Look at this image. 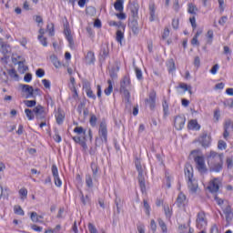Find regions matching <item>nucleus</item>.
<instances>
[{"instance_id": "nucleus-1", "label": "nucleus", "mask_w": 233, "mask_h": 233, "mask_svg": "<svg viewBox=\"0 0 233 233\" xmlns=\"http://www.w3.org/2000/svg\"><path fill=\"white\" fill-rule=\"evenodd\" d=\"M206 157L210 172H219L220 170H223V153L219 154L211 150Z\"/></svg>"}, {"instance_id": "nucleus-2", "label": "nucleus", "mask_w": 233, "mask_h": 233, "mask_svg": "<svg viewBox=\"0 0 233 233\" xmlns=\"http://www.w3.org/2000/svg\"><path fill=\"white\" fill-rule=\"evenodd\" d=\"M138 10L139 9L137 8V5H136V4H134L133 6L130 5L132 19L129 21L128 26L132 33L134 34V35H137V34H139V24L137 23V19Z\"/></svg>"}, {"instance_id": "nucleus-3", "label": "nucleus", "mask_w": 233, "mask_h": 233, "mask_svg": "<svg viewBox=\"0 0 233 233\" xmlns=\"http://www.w3.org/2000/svg\"><path fill=\"white\" fill-rule=\"evenodd\" d=\"M130 86H131L130 76L128 75H126L120 82V92L125 96V99L127 103V106H131L130 92L128 91V88H130Z\"/></svg>"}, {"instance_id": "nucleus-4", "label": "nucleus", "mask_w": 233, "mask_h": 233, "mask_svg": "<svg viewBox=\"0 0 233 233\" xmlns=\"http://www.w3.org/2000/svg\"><path fill=\"white\" fill-rule=\"evenodd\" d=\"M98 137L96 138V147H101L103 143L106 145L108 143V129L106 128V122L103 121L100 123L99 130H98Z\"/></svg>"}, {"instance_id": "nucleus-5", "label": "nucleus", "mask_w": 233, "mask_h": 233, "mask_svg": "<svg viewBox=\"0 0 233 233\" xmlns=\"http://www.w3.org/2000/svg\"><path fill=\"white\" fill-rule=\"evenodd\" d=\"M198 152L199 150L195 149L191 151V156H193V158L197 165V168L198 172H200V174H206L208 169H207V165H205V157L201 156H196V154H198Z\"/></svg>"}, {"instance_id": "nucleus-6", "label": "nucleus", "mask_w": 233, "mask_h": 233, "mask_svg": "<svg viewBox=\"0 0 233 233\" xmlns=\"http://www.w3.org/2000/svg\"><path fill=\"white\" fill-rule=\"evenodd\" d=\"M136 168L138 172V183L141 189L142 194H145L147 192V185L145 183V175H143V167L141 166V161L139 159H137L135 161Z\"/></svg>"}, {"instance_id": "nucleus-7", "label": "nucleus", "mask_w": 233, "mask_h": 233, "mask_svg": "<svg viewBox=\"0 0 233 233\" xmlns=\"http://www.w3.org/2000/svg\"><path fill=\"white\" fill-rule=\"evenodd\" d=\"M208 225V221L207 220V215H205V211L198 212L196 219L197 228H198V230H207Z\"/></svg>"}, {"instance_id": "nucleus-8", "label": "nucleus", "mask_w": 233, "mask_h": 233, "mask_svg": "<svg viewBox=\"0 0 233 233\" xmlns=\"http://www.w3.org/2000/svg\"><path fill=\"white\" fill-rule=\"evenodd\" d=\"M33 112L38 123L39 121L46 120V113L45 112V107L41 105L36 106L35 108H33Z\"/></svg>"}, {"instance_id": "nucleus-9", "label": "nucleus", "mask_w": 233, "mask_h": 233, "mask_svg": "<svg viewBox=\"0 0 233 233\" xmlns=\"http://www.w3.org/2000/svg\"><path fill=\"white\" fill-rule=\"evenodd\" d=\"M156 97L157 94L155 90H151L148 95V98L145 99V105L148 106L150 110H154L156 108Z\"/></svg>"}, {"instance_id": "nucleus-10", "label": "nucleus", "mask_w": 233, "mask_h": 233, "mask_svg": "<svg viewBox=\"0 0 233 233\" xmlns=\"http://www.w3.org/2000/svg\"><path fill=\"white\" fill-rule=\"evenodd\" d=\"M198 141L204 148H208L212 143V137H210V135H208L207 132H204L202 133V136H200Z\"/></svg>"}, {"instance_id": "nucleus-11", "label": "nucleus", "mask_w": 233, "mask_h": 233, "mask_svg": "<svg viewBox=\"0 0 233 233\" xmlns=\"http://www.w3.org/2000/svg\"><path fill=\"white\" fill-rule=\"evenodd\" d=\"M187 118L185 116H177L174 120V127L176 130H183Z\"/></svg>"}, {"instance_id": "nucleus-12", "label": "nucleus", "mask_w": 233, "mask_h": 233, "mask_svg": "<svg viewBox=\"0 0 233 233\" xmlns=\"http://www.w3.org/2000/svg\"><path fill=\"white\" fill-rule=\"evenodd\" d=\"M223 214L226 216L227 223H230L233 219L232 207L230 205L226 206V208H223Z\"/></svg>"}, {"instance_id": "nucleus-13", "label": "nucleus", "mask_w": 233, "mask_h": 233, "mask_svg": "<svg viewBox=\"0 0 233 233\" xmlns=\"http://www.w3.org/2000/svg\"><path fill=\"white\" fill-rule=\"evenodd\" d=\"M0 52L6 56V54H10L12 52V47L8 43L3 41V39H0Z\"/></svg>"}, {"instance_id": "nucleus-14", "label": "nucleus", "mask_w": 233, "mask_h": 233, "mask_svg": "<svg viewBox=\"0 0 233 233\" xmlns=\"http://www.w3.org/2000/svg\"><path fill=\"white\" fill-rule=\"evenodd\" d=\"M22 92L27 93L26 99L30 97H35V96L34 95V87L32 86L22 85Z\"/></svg>"}, {"instance_id": "nucleus-15", "label": "nucleus", "mask_w": 233, "mask_h": 233, "mask_svg": "<svg viewBox=\"0 0 233 233\" xmlns=\"http://www.w3.org/2000/svg\"><path fill=\"white\" fill-rule=\"evenodd\" d=\"M208 189L211 194H216V192H218L219 190V182L218 181V178H215L212 182H210L209 187H208Z\"/></svg>"}, {"instance_id": "nucleus-16", "label": "nucleus", "mask_w": 233, "mask_h": 233, "mask_svg": "<svg viewBox=\"0 0 233 233\" xmlns=\"http://www.w3.org/2000/svg\"><path fill=\"white\" fill-rule=\"evenodd\" d=\"M64 34H65V35L66 37V40L69 43L70 48H74V38L72 37V32L70 31V28L66 27L64 30Z\"/></svg>"}, {"instance_id": "nucleus-17", "label": "nucleus", "mask_w": 233, "mask_h": 233, "mask_svg": "<svg viewBox=\"0 0 233 233\" xmlns=\"http://www.w3.org/2000/svg\"><path fill=\"white\" fill-rule=\"evenodd\" d=\"M85 61L86 65H94V63H96V56L94 55V52L88 51L85 57Z\"/></svg>"}, {"instance_id": "nucleus-18", "label": "nucleus", "mask_w": 233, "mask_h": 233, "mask_svg": "<svg viewBox=\"0 0 233 233\" xmlns=\"http://www.w3.org/2000/svg\"><path fill=\"white\" fill-rule=\"evenodd\" d=\"M86 138L83 137V139H81V137H73V140L75 143H78L84 148L86 150L88 148V146H86V142L85 141Z\"/></svg>"}, {"instance_id": "nucleus-19", "label": "nucleus", "mask_w": 233, "mask_h": 233, "mask_svg": "<svg viewBox=\"0 0 233 233\" xmlns=\"http://www.w3.org/2000/svg\"><path fill=\"white\" fill-rule=\"evenodd\" d=\"M184 172L187 181H191L194 177V170L192 169V167H186Z\"/></svg>"}, {"instance_id": "nucleus-20", "label": "nucleus", "mask_w": 233, "mask_h": 233, "mask_svg": "<svg viewBox=\"0 0 233 233\" xmlns=\"http://www.w3.org/2000/svg\"><path fill=\"white\" fill-rule=\"evenodd\" d=\"M187 187L191 192H198V183H196L195 179L187 180Z\"/></svg>"}, {"instance_id": "nucleus-21", "label": "nucleus", "mask_w": 233, "mask_h": 233, "mask_svg": "<svg viewBox=\"0 0 233 233\" xmlns=\"http://www.w3.org/2000/svg\"><path fill=\"white\" fill-rule=\"evenodd\" d=\"M125 0H116L114 4V8L116 12H123Z\"/></svg>"}, {"instance_id": "nucleus-22", "label": "nucleus", "mask_w": 233, "mask_h": 233, "mask_svg": "<svg viewBox=\"0 0 233 233\" xmlns=\"http://www.w3.org/2000/svg\"><path fill=\"white\" fill-rule=\"evenodd\" d=\"M107 84H108V86L104 90V94H106V96H110V94L114 92V82H112L111 79H108Z\"/></svg>"}, {"instance_id": "nucleus-23", "label": "nucleus", "mask_w": 233, "mask_h": 233, "mask_svg": "<svg viewBox=\"0 0 233 233\" xmlns=\"http://www.w3.org/2000/svg\"><path fill=\"white\" fill-rule=\"evenodd\" d=\"M187 128H189L190 130H199V128H201V126L198 124V120L192 119L189 121Z\"/></svg>"}, {"instance_id": "nucleus-24", "label": "nucleus", "mask_w": 233, "mask_h": 233, "mask_svg": "<svg viewBox=\"0 0 233 233\" xmlns=\"http://www.w3.org/2000/svg\"><path fill=\"white\" fill-rule=\"evenodd\" d=\"M117 72H119V67H116V70L115 67L109 70V76L111 77L110 80L112 81V83H114V81L117 79Z\"/></svg>"}, {"instance_id": "nucleus-25", "label": "nucleus", "mask_w": 233, "mask_h": 233, "mask_svg": "<svg viewBox=\"0 0 233 233\" xmlns=\"http://www.w3.org/2000/svg\"><path fill=\"white\" fill-rule=\"evenodd\" d=\"M149 21H155L156 19V5L152 4L149 5Z\"/></svg>"}, {"instance_id": "nucleus-26", "label": "nucleus", "mask_w": 233, "mask_h": 233, "mask_svg": "<svg viewBox=\"0 0 233 233\" xmlns=\"http://www.w3.org/2000/svg\"><path fill=\"white\" fill-rule=\"evenodd\" d=\"M188 8H187V12L188 14H191L192 15H196L197 12H198L199 9H198V6H196V5L189 3L187 5Z\"/></svg>"}, {"instance_id": "nucleus-27", "label": "nucleus", "mask_w": 233, "mask_h": 233, "mask_svg": "<svg viewBox=\"0 0 233 233\" xmlns=\"http://www.w3.org/2000/svg\"><path fill=\"white\" fill-rule=\"evenodd\" d=\"M186 200H187V196H185V194H183V193H179L177 198V207H181V205H183Z\"/></svg>"}, {"instance_id": "nucleus-28", "label": "nucleus", "mask_w": 233, "mask_h": 233, "mask_svg": "<svg viewBox=\"0 0 233 233\" xmlns=\"http://www.w3.org/2000/svg\"><path fill=\"white\" fill-rule=\"evenodd\" d=\"M25 114L26 116V117L28 118L29 121H34L35 117V114L34 113V109H29V108H25Z\"/></svg>"}, {"instance_id": "nucleus-29", "label": "nucleus", "mask_w": 233, "mask_h": 233, "mask_svg": "<svg viewBox=\"0 0 233 233\" xmlns=\"http://www.w3.org/2000/svg\"><path fill=\"white\" fill-rule=\"evenodd\" d=\"M7 74L12 79H15V81H19V75H17V71H15V68L9 69Z\"/></svg>"}, {"instance_id": "nucleus-30", "label": "nucleus", "mask_w": 233, "mask_h": 233, "mask_svg": "<svg viewBox=\"0 0 233 233\" xmlns=\"http://www.w3.org/2000/svg\"><path fill=\"white\" fill-rule=\"evenodd\" d=\"M125 39V33L121 30L116 31V41L120 45H123V40Z\"/></svg>"}, {"instance_id": "nucleus-31", "label": "nucleus", "mask_w": 233, "mask_h": 233, "mask_svg": "<svg viewBox=\"0 0 233 233\" xmlns=\"http://www.w3.org/2000/svg\"><path fill=\"white\" fill-rule=\"evenodd\" d=\"M108 52H110V48L108 47V45H104L101 47V55L104 57H108Z\"/></svg>"}, {"instance_id": "nucleus-32", "label": "nucleus", "mask_w": 233, "mask_h": 233, "mask_svg": "<svg viewBox=\"0 0 233 233\" xmlns=\"http://www.w3.org/2000/svg\"><path fill=\"white\" fill-rule=\"evenodd\" d=\"M157 222H158V225H159L163 233L168 232V228H167V224L165 223V221H163V219L158 218Z\"/></svg>"}, {"instance_id": "nucleus-33", "label": "nucleus", "mask_w": 233, "mask_h": 233, "mask_svg": "<svg viewBox=\"0 0 233 233\" xmlns=\"http://www.w3.org/2000/svg\"><path fill=\"white\" fill-rule=\"evenodd\" d=\"M86 185L88 188H93L94 187V182L92 180V176L91 175H86Z\"/></svg>"}, {"instance_id": "nucleus-34", "label": "nucleus", "mask_w": 233, "mask_h": 233, "mask_svg": "<svg viewBox=\"0 0 233 233\" xmlns=\"http://www.w3.org/2000/svg\"><path fill=\"white\" fill-rule=\"evenodd\" d=\"M91 170L93 172V177H96L97 176V172H98V169L99 167H97V163L96 162H91Z\"/></svg>"}, {"instance_id": "nucleus-35", "label": "nucleus", "mask_w": 233, "mask_h": 233, "mask_svg": "<svg viewBox=\"0 0 233 233\" xmlns=\"http://www.w3.org/2000/svg\"><path fill=\"white\" fill-rule=\"evenodd\" d=\"M17 65H18V70H20L22 74H25V72L28 70V67L25 66V60L17 62Z\"/></svg>"}, {"instance_id": "nucleus-36", "label": "nucleus", "mask_w": 233, "mask_h": 233, "mask_svg": "<svg viewBox=\"0 0 233 233\" xmlns=\"http://www.w3.org/2000/svg\"><path fill=\"white\" fill-rule=\"evenodd\" d=\"M74 132L76 134H78V136H81V134H83L84 137H85V136H86V130L85 128H83V127H75Z\"/></svg>"}, {"instance_id": "nucleus-37", "label": "nucleus", "mask_w": 233, "mask_h": 233, "mask_svg": "<svg viewBox=\"0 0 233 233\" xmlns=\"http://www.w3.org/2000/svg\"><path fill=\"white\" fill-rule=\"evenodd\" d=\"M24 105H25V106H27L28 108H34V106H35V105H37V101H35V100H25Z\"/></svg>"}, {"instance_id": "nucleus-38", "label": "nucleus", "mask_w": 233, "mask_h": 233, "mask_svg": "<svg viewBox=\"0 0 233 233\" xmlns=\"http://www.w3.org/2000/svg\"><path fill=\"white\" fill-rule=\"evenodd\" d=\"M85 106H86V100H83L82 102H80V104L77 106V112L78 114L82 115L83 114V110H85Z\"/></svg>"}, {"instance_id": "nucleus-39", "label": "nucleus", "mask_w": 233, "mask_h": 233, "mask_svg": "<svg viewBox=\"0 0 233 233\" xmlns=\"http://www.w3.org/2000/svg\"><path fill=\"white\" fill-rule=\"evenodd\" d=\"M56 117L57 125H63V121H65V116L62 115V113L58 111Z\"/></svg>"}, {"instance_id": "nucleus-40", "label": "nucleus", "mask_w": 233, "mask_h": 233, "mask_svg": "<svg viewBox=\"0 0 233 233\" xmlns=\"http://www.w3.org/2000/svg\"><path fill=\"white\" fill-rule=\"evenodd\" d=\"M30 218L33 221V223H39V215H37V212H31Z\"/></svg>"}, {"instance_id": "nucleus-41", "label": "nucleus", "mask_w": 233, "mask_h": 233, "mask_svg": "<svg viewBox=\"0 0 233 233\" xmlns=\"http://www.w3.org/2000/svg\"><path fill=\"white\" fill-rule=\"evenodd\" d=\"M15 214H17V216H25V211L21 208V206H15L14 208Z\"/></svg>"}, {"instance_id": "nucleus-42", "label": "nucleus", "mask_w": 233, "mask_h": 233, "mask_svg": "<svg viewBox=\"0 0 233 233\" xmlns=\"http://www.w3.org/2000/svg\"><path fill=\"white\" fill-rule=\"evenodd\" d=\"M228 127H230V124H226L224 127L223 137L226 139V141L228 139V136H230V133L228 132Z\"/></svg>"}, {"instance_id": "nucleus-43", "label": "nucleus", "mask_w": 233, "mask_h": 233, "mask_svg": "<svg viewBox=\"0 0 233 233\" xmlns=\"http://www.w3.org/2000/svg\"><path fill=\"white\" fill-rule=\"evenodd\" d=\"M208 45H212V39H214V31L208 30L207 34Z\"/></svg>"}, {"instance_id": "nucleus-44", "label": "nucleus", "mask_w": 233, "mask_h": 233, "mask_svg": "<svg viewBox=\"0 0 233 233\" xmlns=\"http://www.w3.org/2000/svg\"><path fill=\"white\" fill-rule=\"evenodd\" d=\"M135 72H136L137 79H138V81H142L143 71H141V69H139V67H136Z\"/></svg>"}, {"instance_id": "nucleus-45", "label": "nucleus", "mask_w": 233, "mask_h": 233, "mask_svg": "<svg viewBox=\"0 0 233 233\" xmlns=\"http://www.w3.org/2000/svg\"><path fill=\"white\" fill-rule=\"evenodd\" d=\"M218 150H226L227 149V142L224 140H218Z\"/></svg>"}, {"instance_id": "nucleus-46", "label": "nucleus", "mask_w": 233, "mask_h": 233, "mask_svg": "<svg viewBox=\"0 0 233 233\" xmlns=\"http://www.w3.org/2000/svg\"><path fill=\"white\" fill-rule=\"evenodd\" d=\"M47 31L49 32V35L53 37L55 35V29H54V23L48 24L47 25Z\"/></svg>"}, {"instance_id": "nucleus-47", "label": "nucleus", "mask_w": 233, "mask_h": 233, "mask_svg": "<svg viewBox=\"0 0 233 233\" xmlns=\"http://www.w3.org/2000/svg\"><path fill=\"white\" fill-rule=\"evenodd\" d=\"M89 123L91 127H96L97 125V116H96V115H91Z\"/></svg>"}, {"instance_id": "nucleus-48", "label": "nucleus", "mask_w": 233, "mask_h": 233, "mask_svg": "<svg viewBox=\"0 0 233 233\" xmlns=\"http://www.w3.org/2000/svg\"><path fill=\"white\" fill-rule=\"evenodd\" d=\"M169 72H174L176 70V64L174 63V59H170L167 64Z\"/></svg>"}, {"instance_id": "nucleus-49", "label": "nucleus", "mask_w": 233, "mask_h": 233, "mask_svg": "<svg viewBox=\"0 0 233 233\" xmlns=\"http://www.w3.org/2000/svg\"><path fill=\"white\" fill-rule=\"evenodd\" d=\"M143 203H144V208L146 209L147 216H150V205L148 204V201H147V199H144Z\"/></svg>"}, {"instance_id": "nucleus-50", "label": "nucleus", "mask_w": 233, "mask_h": 233, "mask_svg": "<svg viewBox=\"0 0 233 233\" xmlns=\"http://www.w3.org/2000/svg\"><path fill=\"white\" fill-rule=\"evenodd\" d=\"M38 40L40 41L43 46H48V42L46 41V37L43 36V35H38Z\"/></svg>"}, {"instance_id": "nucleus-51", "label": "nucleus", "mask_w": 233, "mask_h": 233, "mask_svg": "<svg viewBox=\"0 0 233 233\" xmlns=\"http://www.w3.org/2000/svg\"><path fill=\"white\" fill-rule=\"evenodd\" d=\"M86 94L87 97H89L90 99H94V100L96 99V94H94V91H92V89H87L86 91Z\"/></svg>"}, {"instance_id": "nucleus-52", "label": "nucleus", "mask_w": 233, "mask_h": 233, "mask_svg": "<svg viewBox=\"0 0 233 233\" xmlns=\"http://www.w3.org/2000/svg\"><path fill=\"white\" fill-rule=\"evenodd\" d=\"M108 25L109 26H117L118 28H125V25H123L121 22L117 23L116 21H110Z\"/></svg>"}, {"instance_id": "nucleus-53", "label": "nucleus", "mask_w": 233, "mask_h": 233, "mask_svg": "<svg viewBox=\"0 0 233 233\" xmlns=\"http://www.w3.org/2000/svg\"><path fill=\"white\" fill-rule=\"evenodd\" d=\"M115 204H116V207L117 214H120L121 213V208H119V205L121 204V198L116 197V199H115Z\"/></svg>"}, {"instance_id": "nucleus-54", "label": "nucleus", "mask_w": 233, "mask_h": 233, "mask_svg": "<svg viewBox=\"0 0 233 233\" xmlns=\"http://www.w3.org/2000/svg\"><path fill=\"white\" fill-rule=\"evenodd\" d=\"M19 194L22 196L21 199H23V198H25V199H26V196H28V190L26 188L23 187L19 190Z\"/></svg>"}, {"instance_id": "nucleus-55", "label": "nucleus", "mask_w": 233, "mask_h": 233, "mask_svg": "<svg viewBox=\"0 0 233 233\" xmlns=\"http://www.w3.org/2000/svg\"><path fill=\"white\" fill-rule=\"evenodd\" d=\"M189 22L191 24L193 30H196V28H198V24L196 23V16L190 17Z\"/></svg>"}, {"instance_id": "nucleus-56", "label": "nucleus", "mask_w": 233, "mask_h": 233, "mask_svg": "<svg viewBox=\"0 0 233 233\" xmlns=\"http://www.w3.org/2000/svg\"><path fill=\"white\" fill-rule=\"evenodd\" d=\"M52 174H53V177H59V171L57 170V166L56 165L52 166Z\"/></svg>"}, {"instance_id": "nucleus-57", "label": "nucleus", "mask_w": 233, "mask_h": 233, "mask_svg": "<svg viewBox=\"0 0 233 233\" xmlns=\"http://www.w3.org/2000/svg\"><path fill=\"white\" fill-rule=\"evenodd\" d=\"M164 211L167 218H170L172 216V211L170 210V208L168 206H164Z\"/></svg>"}, {"instance_id": "nucleus-58", "label": "nucleus", "mask_w": 233, "mask_h": 233, "mask_svg": "<svg viewBox=\"0 0 233 233\" xmlns=\"http://www.w3.org/2000/svg\"><path fill=\"white\" fill-rule=\"evenodd\" d=\"M88 230L90 233H97V228H96V226L92 223L88 224Z\"/></svg>"}, {"instance_id": "nucleus-59", "label": "nucleus", "mask_w": 233, "mask_h": 233, "mask_svg": "<svg viewBox=\"0 0 233 233\" xmlns=\"http://www.w3.org/2000/svg\"><path fill=\"white\" fill-rule=\"evenodd\" d=\"M163 111H164V116L168 115V103L167 101H164L163 103Z\"/></svg>"}, {"instance_id": "nucleus-60", "label": "nucleus", "mask_w": 233, "mask_h": 233, "mask_svg": "<svg viewBox=\"0 0 233 233\" xmlns=\"http://www.w3.org/2000/svg\"><path fill=\"white\" fill-rule=\"evenodd\" d=\"M24 81L25 83H30V81H32V74L26 73L24 76Z\"/></svg>"}, {"instance_id": "nucleus-61", "label": "nucleus", "mask_w": 233, "mask_h": 233, "mask_svg": "<svg viewBox=\"0 0 233 233\" xmlns=\"http://www.w3.org/2000/svg\"><path fill=\"white\" fill-rule=\"evenodd\" d=\"M35 74L38 77H43L45 76V69L43 68H38L36 71H35Z\"/></svg>"}, {"instance_id": "nucleus-62", "label": "nucleus", "mask_w": 233, "mask_h": 233, "mask_svg": "<svg viewBox=\"0 0 233 233\" xmlns=\"http://www.w3.org/2000/svg\"><path fill=\"white\" fill-rule=\"evenodd\" d=\"M54 179L56 187H61V185H63V182L61 181V178H59V177H54Z\"/></svg>"}, {"instance_id": "nucleus-63", "label": "nucleus", "mask_w": 233, "mask_h": 233, "mask_svg": "<svg viewBox=\"0 0 233 233\" xmlns=\"http://www.w3.org/2000/svg\"><path fill=\"white\" fill-rule=\"evenodd\" d=\"M138 233H145V224H140L137 226Z\"/></svg>"}, {"instance_id": "nucleus-64", "label": "nucleus", "mask_w": 233, "mask_h": 233, "mask_svg": "<svg viewBox=\"0 0 233 233\" xmlns=\"http://www.w3.org/2000/svg\"><path fill=\"white\" fill-rule=\"evenodd\" d=\"M210 233H219V229L217 225H213L210 228Z\"/></svg>"}]
</instances>
